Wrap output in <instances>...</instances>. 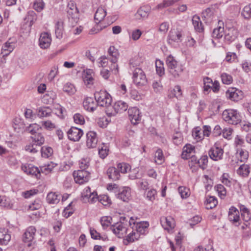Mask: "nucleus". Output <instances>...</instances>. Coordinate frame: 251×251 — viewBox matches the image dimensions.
Returning a JSON list of instances; mask_svg holds the SVG:
<instances>
[{
    "mask_svg": "<svg viewBox=\"0 0 251 251\" xmlns=\"http://www.w3.org/2000/svg\"><path fill=\"white\" fill-rule=\"evenodd\" d=\"M150 12V9L148 7L144 6L141 7L137 12L139 15L142 18H146L148 16Z\"/></svg>",
    "mask_w": 251,
    "mask_h": 251,
    "instance_id": "57",
    "label": "nucleus"
},
{
    "mask_svg": "<svg viewBox=\"0 0 251 251\" xmlns=\"http://www.w3.org/2000/svg\"><path fill=\"white\" fill-rule=\"evenodd\" d=\"M95 98L98 105L101 107H107L111 105L112 101L111 96L105 91L95 93Z\"/></svg>",
    "mask_w": 251,
    "mask_h": 251,
    "instance_id": "3",
    "label": "nucleus"
},
{
    "mask_svg": "<svg viewBox=\"0 0 251 251\" xmlns=\"http://www.w3.org/2000/svg\"><path fill=\"white\" fill-rule=\"evenodd\" d=\"M97 200L103 205L106 206L111 203V200L107 195H102L100 197H98Z\"/></svg>",
    "mask_w": 251,
    "mask_h": 251,
    "instance_id": "63",
    "label": "nucleus"
},
{
    "mask_svg": "<svg viewBox=\"0 0 251 251\" xmlns=\"http://www.w3.org/2000/svg\"><path fill=\"white\" fill-rule=\"evenodd\" d=\"M152 86L154 92L156 93H160L162 90L163 87L160 80L159 81H153Z\"/></svg>",
    "mask_w": 251,
    "mask_h": 251,
    "instance_id": "64",
    "label": "nucleus"
},
{
    "mask_svg": "<svg viewBox=\"0 0 251 251\" xmlns=\"http://www.w3.org/2000/svg\"><path fill=\"white\" fill-rule=\"evenodd\" d=\"M192 136L197 142L201 141L204 137L199 127H197L193 130Z\"/></svg>",
    "mask_w": 251,
    "mask_h": 251,
    "instance_id": "39",
    "label": "nucleus"
},
{
    "mask_svg": "<svg viewBox=\"0 0 251 251\" xmlns=\"http://www.w3.org/2000/svg\"><path fill=\"white\" fill-rule=\"evenodd\" d=\"M63 22L62 20L57 21L55 24V33L56 37L61 39L63 37L64 32Z\"/></svg>",
    "mask_w": 251,
    "mask_h": 251,
    "instance_id": "30",
    "label": "nucleus"
},
{
    "mask_svg": "<svg viewBox=\"0 0 251 251\" xmlns=\"http://www.w3.org/2000/svg\"><path fill=\"white\" fill-rule=\"evenodd\" d=\"M160 221L162 227L166 230L172 229L175 226V220L171 216L162 217Z\"/></svg>",
    "mask_w": 251,
    "mask_h": 251,
    "instance_id": "20",
    "label": "nucleus"
},
{
    "mask_svg": "<svg viewBox=\"0 0 251 251\" xmlns=\"http://www.w3.org/2000/svg\"><path fill=\"white\" fill-rule=\"evenodd\" d=\"M51 112V109L48 106L39 107L38 109V116L41 118L49 117Z\"/></svg>",
    "mask_w": 251,
    "mask_h": 251,
    "instance_id": "35",
    "label": "nucleus"
},
{
    "mask_svg": "<svg viewBox=\"0 0 251 251\" xmlns=\"http://www.w3.org/2000/svg\"><path fill=\"white\" fill-rule=\"evenodd\" d=\"M237 33V31L235 29H230L228 30V32L225 35V39L229 41H233L236 37Z\"/></svg>",
    "mask_w": 251,
    "mask_h": 251,
    "instance_id": "49",
    "label": "nucleus"
},
{
    "mask_svg": "<svg viewBox=\"0 0 251 251\" xmlns=\"http://www.w3.org/2000/svg\"><path fill=\"white\" fill-rule=\"evenodd\" d=\"M221 77L224 84H230L232 82V77L226 73L222 74Z\"/></svg>",
    "mask_w": 251,
    "mask_h": 251,
    "instance_id": "56",
    "label": "nucleus"
},
{
    "mask_svg": "<svg viewBox=\"0 0 251 251\" xmlns=\"http://www.w3.org/2000/svg\"><path fill=\"white\" fill-rule=\"evenodd\" d=\"M192 24L195 30L198 32H203L204 28L202 25V23L199 16L195 15L192 18Z\"/></svg>",
    "mask_w": 251,
    "mask_h": 251,
    "instance_id": "28",
    "label": "nucleus"
},
{
    "mask_svg": "<svg viewBox=\"0 0 251 251\" xmlns=\"http://www.w3.org/2000/svg\"><path fill=\"white\" fill-rule=\"evenodd\" d=\"M45 4L42 0H36L34 2L33 8L38 12L41 11L44 8Z\"/></svg>",
    "mask_w": 251,
    "mask_h": 251,
    "instance_id": "62",
    "label": "nucleus"
},
{
    "mask_svg": "<svg viewBox=\"0 0 251 251\" xmlns=\"http://www.w3.org/2000/svg\"><path fill=\"white\" fill-rule=\"evenodd\" d=\"M131 228L132 229V231L127 235L126 238L128 243L133 242L138 240L140 237L139 233L134 230V227H131Z\"/></svg>",
    "mask_w": 251,
    "mask_h": 251,
    "instance_id": "36",
    "label": "nucleus"
},
{
    "mask_svg": "<svg viewBox=\"0 0 251 251\" xmlns=\"http://www.w3.org/2000/svg\"><path fill=\"white\" fill-rule=\"evenodd\" d=\"M228 220L236 226H239L240 224V218L239 212L234 207H231L228 212Z\"/></svg>",
    "mask_w": 251,
    "mask_h": 251,
    "instance_id": "17",
    "label": "nucleus"
},
{
    "mask_svg": "<svg viewBox=\"0 0 251 251\" xmlns=\"http://www.w3.org/2000/svg\"><path fill=\"white\" fill-rule=\"evenodd\" d=\"M133 81L138 87L146 85L147 83V78L144 72L141 68H136L133 71Z\"/></svg>",
    "mask_w": 251,
    "mask_h": 251,
    "instance_id": "4",
    "label": "nucleus"
},
{
    "mask_svg": "<svg viewBox=\"0 0 251 251\" xmlns=\"http://www.w3.org/2000/svg\"><path fill=\"white\" fill-rule=\"evenodd\" d=\"M108 53L109 55V60L111 63H117L118 57L119 56V53L117 50L113 47L111 46L108 49Z\"/></svg>",
    "mask_w": 251,
    "mask_h": 251,
    "instance_id": "31",
    "label": "nucleus"
},
{
    "mask_svg": "<svg viewBox=\"0 0 251 251\" xmlns=\"http://www.w3.org/2000/svg\"><path fill=\"white\" fill-rule=\"evenodd\" d=\"M41 151L42 156L45 158L49 157L53 153L52 148L49 147H42L41 149Z\"/></svg>",
    "mask_w": 251,
    "mask_h": 251,
    "instance_id": "45",
    "label": "nucleus"
},
{
    "mask_svg": "<svg viewBox=\"0 0 251 251\" xmlns=\"http://www.w3.org/2000/svg\"><path fill=\"white\" fill-rule=\"evenodd\" d=\"M219 25L220 26L218 28H215L212 32V37L215 39H220L224 35V28L222 26L223 25V22L219 21Z\"/></svg>",
    "mask_w": 251,
    "mask_h": 251,
    "instance_id": "32",
    "label": "nucleus"
},
{
    "mask_svg": "<svg viewBox=\"0 0 251 251\" xmlns=\"http://www.w3.org/2000/svg\"><path fill=\"white\" fill-rule=\"evenodd\" d=\"M155 162L158 164H161L164 161V156L162 151L158 149L155 153Z\"/></svg>",
    "mask_w": 251,
    "mask_h": 251,
    "instance_id": "47",
    "label": "nucleus"
},
{
    "mask_svg": "<svg viewBox=\"0 0 251 251\" xmlns=\"http://www.w3.org/2000/svg\"><path fill=\"white\" fill-rule=\"evenodd\" d=\"M93 72L91 70H88L85 72L83 80L86 84L89 85L93 83Z\"/></svg>",
    "mask_w": 251,
    "mask_h": 251,
    "instance_id": "38",
    "label": "nucleus"
},
{
    "mask_svg": "<svg viewBox=\"0 0 251 251\" xmlns=\"http://www.w3.org/2000/svg\"><path fill=\"white\" fill-rule=\"evenodd\" d=\"M176 2V0H164L162 3L158 4L156 7L157 9H163L173 5Z\"/></svg>",
    "mask_w": 251,
    "mask_h": 251,
    "instance_id": "51",
    "label": "nucleus"
},
{
    "mask_svg": "<svg viewBox=\"0 0 251 251\" xmlns=\"http://www.w3.org/2000/svg\"><path fill=\"white\" fill-rule=\"evenodd\" d=\"M31 138L33 142L36 144V146L40 147L45 142V138L44 135L40 132H38L34 135L31 136Z\"/></svg>",
    "mask_w": 251,
    "mask_h": 251,
    "instance_id": "33",
    "label": "nucleus"
},
{
    "mask_svg": "<svg viewBox=\"0 0 251 251\" xmlns=\"http://www.w3.org/2000/svg\"><path fill=\"white\" fill-rule=\"evenodd\" d=\"M195 147L191 144H186L183 148L181 157L184 159H187L191 157V154L194 152Z\"/></svg>",
    "mask_w": 251,
    "mask_h": 251,
    "instance_id": "27",
    "label": "nucleus"
},
{
    "mask_svg": "<svg viewBox=\"0 0 251 251\" xmlns=\"http://www.w3.org/2000/svg\"><path fill=\"white\" fill-rule=\"evenodd\" d=\"M203 83L204 91H208L212 87L211 86L212 85L213 81L210 78L206 77L203 78Z\"/></svg>",
    "mask_w": 251,
    "mask_h": 251,
    "instance_id": "61",
    "label": "nucleus"
},
{
    "mask_svg": "<svg viewBox=\"0 0 251 251\" xmlns=\"http://www.w3.org/2000/svg\"><path fill=\"white\" fill-rule=\"evenodd\" d=\"M51 38L50 34L47 32L42 33L39 40V45L41 48L45 49L48 48L51 43Z\"/></svg>",
    "mask_w": 251,
    "mask_h": 251,
    "instance_id": "18",
    "label": "nucleus"
},
{
    "mask_svg": "<svg viewBox=\"0 0 251 251\" xmlns=\"http://www.w3.org/2000/svg\"><path fill=\"white\" fill-rule=\"evenodd\" d=\"M108 149L107 147L103 144L100 148H99V154L101 158H105L108 155Z\"/></svg>",
    "mask_w": 251,
    "mask_h": 251,
    "instance_id": "58",
    "label": "nucleus"
},
{
    "mask_svg": "<svg viewBox=\"0 0 251 251\" xmlns=\"http://www.w3.org/2000/svg\"><path fill=\"white\" fill-rule=\"evenodd\" d=\"M226 97L231 100L238 101L243 98V92L239 89L231 88L226 92Z\"/></svg>",
    "mask_w": 251,
    "mask_h": 251,
    "instance_id": "13",
    "label": "nucleus"
},
{
    "mask_svg": "<svg viewBox=\"0 0 251 251\" xmlns=\"http://www.w3.org/2000/svg\"><path fill=\"white\" fill-rule=\"evenodd\" d=\"M75 181L79 184L88 181L90 177V173L87 170H78L73 173Z\"/></svg>",
    "mask_w": 251,
    "mask_h": 251,
    "instance_id": "5",
    "label": "nucleus"
},
{
    "mask_svg": "<svg viewBox=\"0 0 251 251\" xmlns=\"http://www.w3.org/2000/svg\"><path fill=\"white\" fill-rule=\"evenodd\" d=\"M98 138L95 132L90 131L87 133L86 145L88 148H94L98 143Z\"/></svg>",
    "mask_w": 251,
    "mask_h": 251,
    "instance_id": "21",
    "label": "nucleus"
},
{
    "mask_svg": "<svg viewBox=\"0 0 251 251\" xmlns=\"http://www.w3.org/2000/svg\"><path fill=\"white\" fill-rule=\"evenodd\" d=\"M83 134V131L80 128L75 127H72L68 131L69 139L73 141H78Z\"/></svg>",
    "mask_w": 251,
    "mask_h": 251,
    "instance_id": "15",
    "label": "nucleus"
},
{
    "mask_svg": "<svg viewBox=\"0 0 251 251\" xmlns=\"http://www.w3.org/2000/svg\"><path fill=\"white\" fill-rule=\"evenodd\" d=\"M11 239V235L5 228H0V245H6Z\"/></svg>",
    "mask_w": 251,
    "mask_h": 251,
    "instance_id": "23",
    "label": "nucleus"
},
{
    "mask_svg": "<svg viewBox=\"0 0 251 251\" xmlns=\"http://www.w3.org/2000/svg\"><path fill=\"white\" fill-rule=\"evenodd\" d=\"M223 120L229 124L236 125L241 122L239 112L234 109H226L222 113Z\"/></svg>",
    "mask_w": 251,
    "mask_h": 251,
    "instance_id": "2",
    "label": "nucleus"
},
{
    "mask_svg": "<svg viewBox=\"0 0 251 251\" xmlns=\"http://www.w3.org/2000/svg\"><path fill=\"white\" fill-rule=\"evenodd\" d=\"M0 206L11 209L13 207V204L11 202L9 198L5 196H0Z\"/></svg>",
    "mask_w": 251,
    "mask_h": 251,
    "instance_id": "37",
    "label": "nucleus"
},
{
    "mask_svg": "<svg viewBox=\"0 0 251 251\" xmlns=\"http://www.w3.org/2000/svg\"><path fill=\"white\" fill-rule=\"evenodd\" d=\"M54 167V164L50 162V164H45L44 166L40 167V173H42L45 175H47L50 173L53 168Z\"/></svg>",
    "mask_w": 251,
    "mask_h": 251,
    "instance_id": "41",
    "label": "nucleus"
},
{
    "mask_svg": "<svg viewBox=\"0 0 251 251\" xmlns=\"http://www.w3.org/2000/svg\"><path fill=\"white\" fill-rule=\"evenodd\" d=\"M15 48V43L13 42H10L9 40L6 42L4 45L2 47V50H5L9 51V52H12L14 48Z\"/></svg>",
    "mask_w": 251,
    "mask_h": 251,
    "instance_id": "59",
    "label": "nucleus"
},
{
    "mask_svg": "<svg viewBox=\"0 0 251 251\" xmlns=\"http://www.w3.org/2000/svg\"><path fill=\"white\" fill-rule=\"evenodd\" d=\"M112 218L110 217L105 216L100 219L101 225L104 229L106 228L111 224Z\"/></svg>",
    "mask_w": 251,
    "mask_h": 251,
    "instance_id": "60",
    "label": "nucleus"
},
{
    "mask_svg": "<svg viewBox=\"0 0 251 251\" xmlns=\"http://www.w3.org/2000/svg\"><path fill=\"white\" fill-rule=\"evenodd\" d=\"M63 91L69 95H71L75 94L76 90L75 86L72 84L67 83L64 85Z\"/></svg>",
    "mask_w": 251,
    "mask_h": 251,
    "instance_id": "52",
    "label": "nucleus"
},
{
    "mask_svg": "<svg viewBox=\"0 0 251 251\" xmlns=\"http://www.w3.org/2000/svg\"><path fill=\"white\" fill-rule=\"evenodd\" d=\"M132 224L133 225L132 227H134V230L138 232L140 235L145 234L149 225L148 222H137L133 217H130L129 220V225L131 226Z\"/></svg>",
    "mask_w": 251,
    "mask_h": 251,
    "instance_id": "6",
    "label": "nucleus"
},
{
    "mask_svg": "<svg viewBox=\"0 0 251 251\" xmlns=\"http://www.w3.org/2000/svg\"><path fill=\"white\" fill-rule=\"evenodd\" d=\"M27 21H29L30 26H31L36 21L37 16L33 11H29L25 18Z\"/></svg>",
    "mask_w": 251,
    "mask_h": 251,
    "instance_id": "53",
    "label": "nucleus"
},
{
    "mask_svg": "<svg viewBox=\"0 0 251 251\" xmlns=\"http://www.w3.org/2000/svg\"><path fill=\"white\" fill-rule=\"evenodd\" d=\"M107 175L109 179L114 181L119 180L121 176L119 171L114 167H109L107 169Z\"/></svg>",
    "mask_w": 251,
    "mask_h": 251,
    "instance_id": "26",
    "label": "nucleus"
},
{
    "mask_svg": "<svg viewBox=\"0 0 251 251\" xmlns=\"http://www.w3.org/2000/svg\"><path fill=\"white\" fill-rule=\"evenodd\" d=\"M249 166L247 164H243L240 166L237 170V173L243 176H247L250 173Z\"/></svg>",
    "mask_w": 251,
    "mask_h": 251,
    "instance_id": "43",
    "label": "nucleus"
},
{
    "mask_svg": "<svg viewBox=\"0 0 251 251\" xmlns=\"http://www.w3.org/2000/svg\"><path fill=\"white\" fill-rule=\"evenodd\" d=\"M218 203L216 199L212 196L209 197L206 200V207L208 209L215 207Z\"/></svg>",
    "mask_w": 251,
    "mask_h": 251,
    "instance_id": "42",
    "label": "nucleus"
},
{
    "mask_svg": "<svg viewBox=\"0 0 251 251\" xmlns=\"http://www.w3.org/2000/svg\"><path fill=\"white\" fill-rule=\"evenodd\" d=\"M143 59L139 55H137L131 58L129 61V66L130 69L133 71L136 68H140Z\"/></svg>",
    "mask_w": 251,
    "mask_h": 251,
    "instance_id": "22",
    "label": "nucleus"
},
{
    "mask_svg": "<svg viewBox=\"0 0 251 251\" xmlns=\"http://www.w3.org/2000/svg\"><path fill=\"white\" fill-rule=\"evenodd\" d=\"M83 105L84 108L88 111H94L97 107L98 104L95 98H86L83 101Z\"/></svg>",
    "mask_w": 251,
    "mask_h": 251,
    "instance_id": "19",
    "label": "nucleus"
},
{
    "mask_svg": "<svg viewBox=\"0 0 251 251\" xmlns=\"http://www.w3.org/2000/svg\"><path fill=\"white\" fill-rule=\"evenodd\" d=\"M36 229L33 226H30L26 228L23 236V240L24 242L28 243V247L32 245L31 242L34 238Z\"/></svg>",
    "mask_w": 251,
    "mask_h": 251,
    "instance_id": "10",
    "label": "nucleus"
},
{
    "mask_svg": "<svg viewBox=\"0 0 251 251\" xmlns=\"http://www.w3.org/2000/svg\"><path fill=\"white\" fill-rule=\"evenodd\" d=\"M113 233L119 238H122L126 235L128 230L127 226L122 223H117L111 227Z\"/></svg>",
    "mask_w": 251,
    "mask_h": 251,
    "instance_id": "11",
    "label": "nucleus"
},
{
    "mask_svg": "<svg viewBox=\"0 0 251 251\" xmlns=\"http://www.w3.org/2000/svg\"><path fill=\"white\" fill-rule=\"evenodd\" d=\"M131 197V191L129 187H124L118 195V198L124 201H127Z\"/></svg>",
    "mask_w": 251,
    "mask_h": 251,
    "instance_id": "24",
    "label": "nucleus"
},
{
    "mask_svg": "<svg viewBox=\"0 0 251 251\" xmlns=\"http://www.w3.org/2000/svg\"><path fill=\"white\" fill-rule=\"evenodd\" d=\"M241 15L246 19L251 18V4L245 6L243 9Z\"/></svg>",
    "mask_w": 251,
    "mask_h": 251,
    "instance_id": "48",
    "label": "nucleus"
},
{
    "mask_svg": "<svg viewBox=\"0 0 251 251\" xmlns=\"http://www.w3.org/2000/svg\"><path fill=\"white\" fill-rule=\"evenodd\" d=\"M73 202H71L67 207H66L63 211V214L66 218H68L72 215L74 212V209L72 207Z\"/></svg>",
    "mask_w": 251,
    "mask_h": 251,
    "instance_id": "54",
    "label": "nucleus"
},
{
    "mask_svg": "<svg viewBox=\"0 0 251 251\" xmlns=\"http://www.w3.org/2000/svg\"><path fill=\"white\" fill-rule=\"evenodd\" d=\"M113 108L116 113H122L127 109L128 105L125 101L118 100L114 103Z\"/></svg>",
    "mask_w": 251,
    "mask_h": 251,
    "instance_id": "25",
    "label": "nucleus"
},
{
    "mask_svg": "<svg viewBox=\"0 0 251 251\" xmlns=\"http://www.w3.org/2000/svg\"><path fill=\"white\" fill-rule=\"evenodd\" d=\"M21 168L27 175L35 176L36 177H38V176L40 174L39 169L31 164H23L21 166Z\"/></svg>",
    "mask_w": 251,
    "mask_h": 251,
    "instance_id": "16",
    "label": "nucleus"
},
{
    "mask_svg": "<svg viewBox=\"0 0 251 251\" xmlns=\"http://www.w3.org/2000/svg\"><path fill=\"white\" fill-rule=\"evenodd\" d=\"M39 148L38 146H36V144L33 142L32 144L26 145L25 147V150L29 152L35 153L38 151Z\"/></svg>",
    "mask_w": 251,
    "mask_h": 251,
    "instance_id": "55",
    "label": "nucleus"
},
{
    "mask_svg": "<svg viewBox=\"0 0 251 251\" xmlns=\"http://www.w3.org/2000/svg\"><path fill=\"white\" fill-rule=\"evenodd\" d=\"M106 15L105 9L101 7H99L95 14L94 19L97 23H99L103 20Z\"/></svg>",
    "mask_w": 251,
    "mask_h": 251,
    "instance_id": "29",
    "label": "nucleus"
},
{
    "mask_svg": "<svg viewBox=\"0 0 251 251\" xmlns=\"http://www.w3.org/2000/svg\"><path fill=\"white\" fill-rule=\"evenodd\" d=\"M61 196L54 192L49 193L47 197V201L50 203L56 204L59 202Z\"/></svg>",
    "mask_w": 251,
    "mask_h": 251,
    "instance_id": "34",
    "label": "nucleus"
},
{
    "mask_svg": "<svg viewBox=\"0 0 251 251\" xmlns=\"http://www.w3.org/2000/svg\"><path fill=\"white\" fill-rule=\"evenodd\" d=\"M67 14L69 18L74 22L77 23L78 20V11L75 3L70 1L68 4Z\"/></svg>",
    "mask_w": 251,
    "mask_h": 251,
    "instance_id": "9",
    "label": "nucleus"
},
{
    "mask_svg": "<svg viewBox=\"0 0 251 251\" xmlns=\"http://www.w3.org/2000/svg\"><path fill=\"white\" fill-rule=\"evenodd\" d=\"M82 197L85 202L93 203L97 201V194L96 192H91L89 187H86L82 193Z\"/></svg>",
    "mask_w": 251,
    "mask_h": 251,
    "instance_id": "8",
    "label": "nucleus"
},
{
    "mask_svg": "<svg viewBox=\"0 0 251 251\" xmlns=\"http://www.w3.org/2000/svg\"><path fill=\"white\" fill-rule=\"evenodd\" d=\"M194 161L195 163L198 164L201 168L204 169L208 162V157L207 155H203L199 160L195 159Z\"/></svg>",
    "mask_w": 251,
    "mask_h": 251,
    "instance_id": "50",
    "label": "nucleus"
},
{
    "mask_svg": "<svg viewBox=\"0 0 251 251\" xmlns=\"http://www.w3.org/2000/svg\"><path fill=\"white\" fill-rule=\"evenodd\" d=\"M215 189L217 192L219 196L221 199H224L226 194V191L224 186L222 184H218L215 186Z\"/></svg>",
    "mask_w": 251,
    "mask_h": 251,
    "instance_id": "46",
    "label": "nucleus"
},
{
    "mask_svg": "<svg viewBox=\"0 0 251 251\" xmlns=\"http://www.w3.org/2000/svg\"><path fill=\"white\" fill-rule=\"evenodd\" d=\"M182 33L181 31L178 29H171L169 32L168 41L170 44L174 43H179L181 42Z\"/></svg>",
    "mask_w": 251,
    "mask_h": 251,
    "instance_id": "12",
    "label": "nucleus"
},
{
    "mask_svg": "<svg viewBox=\"0 0 251 251\" xmlns=\"http://www.w3.org/2000/svg\"><path fill=\"white\" fill-rule=\"evenodd\" d=\"M129 119L132 124L136 125L141 120V112L137 107H132L128 109Z\"/></svg>",
    "mask_w": 251,
    "mask_h": 251,
    "instance_id": "14",
    "label": "nucleus"
},
{
    "mask_svg": "<svg viewBox=\"0 0 251 251\" xmlns=\"http://www.w3.org/2000/svg\"><path fill=\"white\" fill-rule=\"evenodd\" d=\"M41 129V126L36 124H30L26 128V131L30 133L32 135H34L37 133L40 129Z\"/></svg>",
    "mask_w": 251,
    "mask_h": 251,
    "instance_id": "40",
    "label": "nucleus"
},
{
    "mask_svg": "<svg viewBox=\"0 0 251 251\" xmlns=\"http://www.w3.org/2000/svg\"><path fill=\"white\" fill-rule=\"evenodd\" d=\"M166 64L169 72L174 77H179L183 71L182 65L178 62L172 55H169L167 57Z\"/></svg>",
    "mask_w": 251,
    "mask_h": 251,
    "instance_id": "1",
    "label": "nucleus"
},
{
    "mask_svg": "<svg viewBox=\"0 0 251 251\" xmlns=\"http://www.w3.org/2000/svg\"><path fill=\"white\" fill-rule=\"evenodd\" d=\"M223 153V150L221 148H219L217 143L215 144L208 152L210 157L214 161L222 159Z\"/></svg>",
    "mask_w": 251,
    "mask_h": 251,
    "instance_id": "7",
    "label": "nucleus"
},
{
    "mask_svg": "<svg viewBox=\"0 0 251 251\" xmlns=\"http://www.w3.org/2000/svg\"><path fill=\"white\" fill-rule=\"evenodd\" d=\"M117 170L122 173H126L131 169L130 166L127 163H120L117 164Z\"/></svg>",
    "mask_w": 251,
    "mask_h": 251,
    "instance_id": "44",
    "label": "nucleus"
}]
</instances>
